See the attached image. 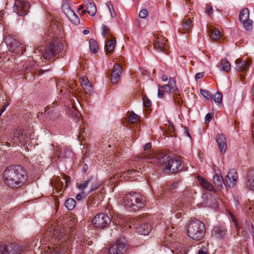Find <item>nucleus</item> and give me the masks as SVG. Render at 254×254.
<instances>
[{"instance_id":"nucleus-15","label":"nucleus","mask_w":254,"mask_h":254,"mask_svg":"<svg viewBox=\"0 0 254 254\" xmlns=\"http://www.w3.org/2000/svg\"><path fill=\"white\" fill-rule=\"evenodd\" d=\"M122 72L121 66L117 63L115 64L111 74V81L113 84H116L118 82Z\"/></svg>"},{"instance_id":"nucleus-57","label":"nucleus","mask_w":254,"mask_h":254,"mask_svg":"<svg viewBox=\"0 0 254 254\" xmlns=\"http://www.w3.org/2000/svg\"><path fill=\"white\" fill-rule=\"evenodd\" d=\"M151 143H148L146 144L144 146V150L145 152H147L151 149Z\"/></svg>"},{"instance_id":"nucleus-19","label":"nucleus","mask_w":254,"mask_h":254,"mask_svg":"<svg viewBox=\"0 0 254 254\" xmlns=\"http://www.w3.org/2000/svg\"><path fill=\"white\" fill-rule=\"evenodd\" d=\"M152 230V227L147 223H142L136 228V231L140 235H147Z\"/></svg>"},{"instance_id":"nucleus-14","label":"nucleus","mask_w":254,"mask_h":254,"mask_svg":"<svg viewBox=\"0 0 254 254\" xmlns=\"http://www.w3.org/2000/svg\"><path fill=\"white\" fill-rule=\"evenodd\" d=\"M168 40L163 37H157V38L154 41L153 46L154 48L159 51L166 53L168 50V45L167 42Z\"/></svg>"},{"instance_id":"nucleus-33","label":"nucleus","mask_w":254,"mask_h":254,"mask_svg":"<svg viewBox=\"0 0 254 254\" xmlns=\"http://www.w3.org/2000/svg\"><path fill=\"white\" fill-rule=\"evenodd\" d=\"M249 17V10L248 8H243L240 12L239 20L240 21L246 20Z\"/></svg>"},{"instance_id":"nucleus-5","label":"nucleus","mask_w":254,"mask_h":254,"mask_svg":"<svg viewBox=\"0 0 254 254\" xmlns=\"http://www.w3.org/2000/svg\"><path fill=\"white\" fill-rule=\"evenodd\" d=\"M188 236L194 241H200L205 234V226L198 220L191 221L187 229Z\"/></svg>"},{"instance_id":"nucleus-49","label":"nucleus","mask_w":254,"mask_h":254,"mask_svg":"<svg viewBox=\"0 0 254 254\" xmlns=\"http://www.w3.org/2000/svg\"><path fill=\"white\" fill-rule=\"evenodd\" d=\"M242 23H243V25L246 28H248L250 26L252 25L253 21L252 20L247 19L245 21H241Z\"/></svg>"},{"instance_id":"nucleus-42","label":"nucleus","mask_w":254,"mask_h":254,"mask_svg":"<svg viewBox=\"0 0 254 254\" xmlns=\"http://www.w3.org/2000/svg\"><path fill=\"white\" fill-rule=\"evenodd\" d=\"M102 34L104 37H106L107 39H108L111 37L110 29L106 26H103Z\"/></svg>"},{"instance_id":"nucleus-21","label":"nucleus","mask_w":254,"mask_h":254,"mask_svg":"<svg viewBox=\"0 0 254 254\" xmlns=\"http://www.w3.org/2000/svg\"><path fill=\"white\" fill-rule=\"evenodd\" d=\"M116 44L115 38L112 37L111 39H108L105 46V51L109 53H112L115 49Z\"/></svg>"},{"instance_id":"nucleus-10","label":"nucleus","mask_w":254,"mask_h":254,"mask_svg":"<svg viewBox=\"0 0 254 254\" xmlns=\"http://www.w3.org/2000/svg\"><path fill=\"white\" fill-rule=\"evenodd\" d=\"M110 217L104 213L97 214L92 220V223L95 227L99 228L106 227L110 223Z\"/></svg>"},{"instance_id":"nucleus-13","label":"nucleus","mask_w":254,"mask_h":254,"mask_svg":"<svg viewBox=\"0 0 254 254\" xmlns=\"http://www.w3.org/2000/svg\"><path fill=\"white\" fill-rule=\"evenodd\" d=\"M27 137L25 134L23 133V129L18 128L14 132L13 135L11 136V140L13 143H25L27 141Z\"/></svg>"},{"instance_id":"nucleus-12","label":"nucleus","mask_w":254,"mask_h":254,"mask_svg":"<svg viewBox=\"0 0 254 254\" xmlns=\"http://www.w3.org/2000/svg\"><path fill=\"white\" fill-rule=\"evenodd\" d=\"M238 178L237 171L235 169H231L225 177V186L234 188L236 185Z\"/></svg>"},{"instance_id":"nucleus-54","label":"nucleus","mask_w":254,"mask_h":254,"mask_svg":"<svg viewBox=\"0 0 254 254\" xmlns=\"http://www.w3.org/2000/svg\"><path fill=\"white\" fill-rule=\"evenodd\" d=\"M212 116L211 114L208 113L207 114H206L205 118V124L208 123L212 119Z\"/></svg>"},{"instance_id":"nucleus-55","label":"nucleus","mask_w":254,"mask_h":254,"mask_svg":"<svg viewBox=\"0 0 254 254\" xmlns=\"http://www.w3.org/2000/svg\"><path fill=\"white\" fill-rule=\"evenodd\" d=\"M85 196V193L82 192L79 194H77L76 196V198L77 200H81L83 199Z\"/></svg>"},{"instance_id":"nucleus-22","label":"nucleus","mask_w":254,"mask_h":254,"mask_svg":"<svg viewBox=\"0 0 254 254\" xmlns=\"http://www.w3.org/2000/svg\"><path fill=\"white\" fill-rule=\"evenodd\" d=\"M174 250H172L174 254H188V248L185 246H182L180 244H174Z\"/></svg>"},{"instance_id":"nucleus-44","label":"nucleus","mask_w":254,"mask_h":254,"mask_svg":"<svg viewBox=\"0 0 254 254\" xmlns=\"http://www.w3.org/2000/svg\"><path fill=\"white\" fill-rule=\"evenodd\" d=\"M213 100L217 104H220L222 100V94L221 92L217 91L214 95Z\"/></svg>"},{"instance_id":"nucleus-24","label":"nucleus","mask_w":254,"mask_h":254,"mask_svg":"<svg viewBox=\"0 0 254 254\" xmlns=\"http://www.w3.org/2000/svg\"><path fill=\"white\" fill-rule=\"evenodd\" d=\"M198 181L200 184L201 186L204 189L209 191H214L215 190L212 185L209 182L206 181L203 178L198 177Z\"/></svg>"},{"instance_id":"nucleus-35","label":"nucleus","mask_w":254,"mask_h":254,"mask_svg":"<svg viewBox=\"0 0 254 254\" xmlns=\"http://www.w3.org/2000/svg\"><path fill=\"white\" fill-rule=\"evenodd\" d=\"M76 202L75 199L70 198L67 199L65 202V206L68 210H72L75 206Z\"/></svg>"},{"instance_id":"nucleus-53","label":"nucleus","mask_w":254,"mask_h":254,"mask_svg":"<svg viewBox=\"0 0 254 254\" xmlns=\"http://www.w3.org/2000/svg\"><path fill=\"white\" fill-rule=\"evenodd\" d=\"M120 174H117L116 175H115L112 178H111V180L112 181L113 183H115V182H117L118 181H121L120 180Z\"/></svg>"},{"instance_id":"nucleus-41","label":"nucleus","mask_w":254,"mask_h":254,"mask_svg":"<svg viewBox=\"0 0 254 254\" xmlns=\"http://www.w3.org/2000/svg\"><path fill=\"white\" fill-rule=\"evenodd\" d=\"M142 102L145 107L148 108L152 105L151 100L146 95L142 96Z\"/></svg>"},{"instance_id":"nucleus-47","label":"nucleus","mask_w":254,"mask_h":254,"mask_svg":"<svg viewBox=\"0 0 254 254\" xmlns=\"http://www.w3.org/2000/svg\"><path fill=\"white\" fill-rule=\"evenodd\" d=\"M92 184V186L90 188V191H94L95 190H97L100 186V184L99 183H97L96 181H95L94 179L92 182L90 183Z\"/></svg>"},{"instance_id":"nucleus-9","label":"nucleus","mask_w":254,"mask_h":254,"mask_svg":"<svg viewBox=\"0 0 254 254\" xmlns=\"http://www.w3.org/2000/svg\"><path fill=\"white\" fill-rule=\"evenodd\" d=\"M22 251V247L15 244L0 245V254H20Z\"/></svg>"},{"instance_id":"nucleus-29","label":"nucleus","mask_w":254,"mask_h":254,"mask_svg":"<svg viewBox=\"0 0 254 254\" xmlns=\"http://www.w3.org/2000/svg\"><path fill=\"white\" fill-rule=\"evenodd\" d=\"M62 179L56 178L55 180V184H53V185H54V187L55 189L57 190V191L60 193V194H62L63 192L62 190L63 187L64 186V183L63 181L61 180Z\"/></svg>"},{"instance_id":"nucleus-59","label":"nucleus","mask_w":254,"mask_h":254,"mask_svg":"<svg viewBox=\"0 0 254 254\" xmlns=\"http://www.w3.org/2000/svg\"><path fill=\"white\" fill-rule=\"evenodd\" d=\"M8 106V104L4 105L1 108L0 111V116H1L2 114L5 111L7 107Z\"/></svg>"},{"instance_id":"nucleus-3","label":"nucleus","mask_w":254,"mask_h":254,"mask_svg":"<svg viewBox=\"0 0 254 254\" xmlns=\"http://www.w3.org/2000/svg\"><path fill=\"white\" fill-rule=\"evenodd\" d=\"M145 199L140 193L136 192H129L124 196L123 204L128 208L138 210L144 207Z\"/></svg>"},{"instance_id":"nucleus-11","label":"nucleus","mask_w":254,"mask_h":254,"mask_svg":"<svg viewBox=\"0 0 254 254\" xmlns=\"http://www.w3.org/2000/svg\"><path fill=\"white\" fill-rule=\"evenodd\" d=\"M70 154V151L66 147L63 148L60 145L56 146L54 149V158L55 159L66 158Z\"/></svg>"},{"instance_id":"nucleus-23","label":"nucleus","mask_w":254,"mask_h":254,"mask_svg":"<svg viewBox=\"0 0 254 254\" xmlns=\"http://www.w3.org/2000/svg\"><path fill=\"white\" fill-rule=\"evenodd\" d=\"M226 230L222 226H216L212 231V235L217 238H222L226 234Z\"/></svg>"},{"instance_id":"nucleus-45","label":"nucleus","mask_w":254,"mask_h":254,"mask_svg":"<svg viewBox=\"0 0 254 254\" xmlns=\"http://www.w3.org/2000/svg\"><path fill=\"white\" fill-rule=\"evenodd\" d=\"M166 92V88L164 86H158V96L160 98L163 97L164 93Z\"/></svg>"},{"instance_id":"nucleus-2","label":"nucleus","mask_w":254,"mask_h":254,"mask_svg":"<svg viewBox=\"0 0 254 254\" xmlns=\"http://www.w3.org/2000/svg\"><path fill=\"white\" fill-rule=\"evenodd\" d=\"M3 179L6 185L11 188H19L26 181L27 175L21 166L12 165L4 170Z\"/></svg>"},{"instance_id":"nucleus-60","label":"nucleus","mask_w":254,"mask_h":254,"mask_svg":"<svg viewBox=\"0 0 254 254\" xmlns=\"http://www.w3.org/2000/svg\"><path fill=\"white\" fill-rule=\"evenodd\" d=\"M74 116H75L76 118H77V121H78V120L79 119V117L78 116L77 112L76 111H74L73 112V116H72V117L73 118H74Z\"/></svg>"},{"instance_id":"nucleus-34","label":"nucleus","mask_w":254,"mask_h":254,"mask_svg":"<svg viewBox=\"0 0 254 254\" xmlns=\"http://www.w3.org/2000/svg\"><path fill=\"white\" fill-rule=\"evenodd\" d=\"M89 48L91 52L93 53H96L99 49L97 42L93 39H90L89 41Z\"/></svg>"},{"instance_id":"nucleus-26","label":"nucleus","mask_w":254,"mask_h":254,"mask_svg":"<svg viewBox=\"0 0 254 254\" xmlns=\"http://www.w3.org/2000/svg\"><path fill=\"white\" fill-rule=\"evenodd\" d=\"M236 63L240 71H243L246 70L250 65L249 62L246 61L237 60Z\"/></svg>"},{"instance_id":"nucleus-61","label":"nucleus","mask_w":254,"mask_h":254,"mask_svg":"<svg viewBox=\"0 0 254 254\" xmlns=\"http://www.w3.org/2000/svg\"><path fill=\"white\" fill-rule=\"evenodd\" d=\"M83 133H84V132H82V130H81L80 132H79L80 135L79 136V138L80 140V139L82 140L85 138Z\"/></svg>"},{"instance_id":"nucleus-1","label":"nucleus","mask_w":254,"mask_h":254,"mask_svg":"<svg viewBox=\"0 0 254 254\" xmlns=\"http://www.w3.org/2000/svg\"><path fill=\"white\" fill-rule=\"evenodd\" d=\"M69 229H64L60 225H56L50 235L53 238V245L47 247L45 252L46 254H61L64 252V247H68L71 244V237L68 234Z\"/></svg>"},{"instance_id":"nucleus-46","label":"nucleus","mask_w":254,"mask_h":254,"mask_svg":"<svg viewBox=\"0 0 254 254\" xmlns=\"http://www.w3.org/2000/svg\"><path fill=\"white\" fill-rule=\"evenodd\" d=\"M200 92L201 94L204 97H205L208 99H210L212 98L211 95L208 91L201 89L200 90Z\"/></svg>"},{"instance_id":"nucleus-7","label":"nucleus","mask_w":254,"mask_h":254,"mask_svg":"<svg viewBox=\"0 0 254 254\" xmlns=\"http://www.w3.org/2000/svg\"><path fill=\"white\" fill-rule=\"evenodd\" d=\"M128 249V245L125 238L118 239L115 244L113 245L108 250L109 254H124Z\"/></svg>"},{"instance_id":"nucleus-16","label":"nucleus","mask_w":254,"mask_h":254,"mask_svg":"<svg viewBox=\"0 0 254 254\" xmlns=\"http://www.w3.org/2000/svg\"><path fill=\"white\" fill-rule=\"evenodd\" d=\"M11 49L13 52L15 53L17 55H22L25 50L24 46L15 39H12L11 42Z\"/></svg>"},{"instance_id":"nucleus-58","label":"nucleus","mask_w":254,"mask_h":254,"mask_svg":"<svg viewBox=\"0 0 254 254\" xmlns=\"http://www.w3.org/2000/svg\"><path fill=\"white\" fill-rule=\"evenodd\" d=\"M203 76V72H198V73H197L195 74V80L197 81V80H198V79H199L201 78Z\"/></svg>"},{"instance_id":"nucleus-43","label":"nucleus","mask_w":254,"mask_h":254,"mask_svg":"<svg viewBox=\"0 0 254 254\" xmlns=\"http://www.w3.org/2000/svg\"><path fill=\"white\" fill-rule=\"evenodd\" d=\"M173 96L175 102L178 105H181L183 103V100L181 97L180 94L178 91L176 93L173 94Z\"/></svg>"},{"instance_id":"nucleus-20","label":"nucleus","mask_w":254,"mask_h":254,"mask_svg":"<svg viewBox=\"0 0 254 254\" xmlns=\"http://www.w3.org/2000/svg\"><path fill=\"white\" fill-rule=\"evenodd\" d=\"M166 88V93H176L178 90L176 87V82L173 77H170L169 80V83L164 85Z\"/></svg>"},{"instance_id":"nucleus-36","label":"nucleus","mask_w":254,"mask_h":254,"mask_svg":"<svg viewBox=\"0 0 254 254\" xmlns=\"http://www.w3.org/2000/svg\"><path fill=\"white\" fill-rule=\"evenodd\" d=\"M221 69L229 72L231 68V64L227 60H222L221 62Z\"/></svg>"},{"instance_id":"nucleus-28","label":"nucleus","mask_w":254,"mask_h":254,"mask_svg":"<svg viewBox=\"0 0 254 254\" xmlns=\"http://www.w3.org/2000/svg\"><path fill=\"white\" fill-rule=\"evenodd\" d=\"M214 183L219 187H223V184L225 185V180H224L222 176L216 173L213 176Z\"/></svg>"},{"instance_id":"nucleus-63","label":"nucleus","mask_w":254,"mask_h":254,"mask_svg":"<svg viewBox=\"0 0 254 254\" xmlns=\"http://www.w3.org/2000/svg\"><path fill=\"white\" fill-rule=\"evenodd\" d=\"M185 132H186L187 136H188L189 137H190V134L189 133V129H188V127H185Z\"/></svg>"},{"instance_id":"nucleus-18","label":"nucleus","mask_w":254,"mask_h":254,"mask_svg":"<svg viewBox=\"0 0 254 254\" xmlns=\"http://www.w3.org/2000/svg\"><path fill=\"white\" fill-rule=\"evenodd\" d=\"M81 86L86 94L90 95L93 91L91 83L86 77H81L79 79Z\"/></svg>"},{"instance_id":"nucleus-50","label":"nucleus","mask_w":254,"mask_h":254,"mask_svg":"<svg viewBox=\"0 0 254 254\" xmlns=\"http://www.w3.org/2000/svg\"><path fill=\"white\" fill-rule=\"evenodd\" d=\"M62 179L65 182L64 188H67L71 181L70 177L67 176H64V178H62Z\"/></svg>"},{"instance_id":"nucleus-17","label":"nucleus","mask_w":254,"mask_h":254,"mask_svg":"<svg viewBox=\"0 0 254 254\" xmlns=\"http://www.w3.org/2000/svg\"><path fill=\"white\" fill-rule=\"evenodd\" d=\"M216 139L220 151L224 154L226 151L227 146L226 137L223 134L219 133L217 134Z\"/></svg>"},{"instance_id":"nucleus-25","label":"nucleus","mask_w":254,"mask_h":254,"mask_svg":"<svg viewBox=\"0 0 254 254\" xmlns=\"http://www.w3.org/2000/svg\"><path fill=\"white\" fill-rule=\"evenodd\" d=\"M209 33L210 38L213 40H217L220 37V32L217 29L214 27L209 28Z\"/></svg>"},{"instance_id":"nucleus-62","label":"nucleus","mask_w":254,"mask_h":254,"mask_svg":"<svg viewBox=\"0 0 254 254\" xmlns=\"http://www.w3.org/2000/svg\"><path fill=\"white\" fill-rule=\"evenodd\" d=\"M162 79L163 81H167V80H168V76H167V75H165V74H163V75L162 76Z\"/></svg>"},{"instance_id":"nucleus-52","label":"nucleus","mask_w":254,"mask_h":254,"mask_svg":"<svg viewBox=\"0 0 254 254\" xmlns=\"http://www.w3.org/2000/svg\"><path fill=\"white\" fill-rule=\"evenodd\" d=\"M205 12L208 14V15H211L213 13L212 7L210 5L207 4L206 6Z\"/></svg>"},{"instance_id":"nucleus-30","label":"nucleus","mask_w":254,"mask_h":254,"mask_svg":"<svg viewBox=\"0 0 254 254\" xmlns=\"http://www.w3.org/2000/svg\"><path fill=\"white\" fill-rule=\"evenodd\" d=\"M135 173H139L138 171H136L134 169H131L130 170H128L127 171L123 172L121 174H120V180H127L129 179L131 177H129V175H131Z\"/></svg>"},{"instance_id":"nucleus-40","label":"nucleus","mask_w":254,"mask_h":254,"mask_svg":"<svg viewBox=\"0 0 254 254\" xmlns=\"http://www.w3.org/2000/svg\"><path fill=\"white\" fill-rule=\"evenodd\" d=\"M139 120V117L133 112H131L128 117V121L132 124L136 123Z\"/></svg>"},{"instance_id":"nucleus-32","label":"nucleus","mask_w":254,"mask_h":254,"mask_svg":"<svg viewBox=\"0 0 254 254\" xmlns=\"http://www.w3.org/2000/svg\"><path fill=\"white\" fill-rule=\"evenodd\" d=\"M87 12L91 16H94L96 12V7L94 3L89 2L86 7Z\"/></svg>"},{"instance_id":"nucleus-39","label":"nucleus","mask_w":254,"mask_h":254,"mask_svg":"<svg viewBox=\"0 0 254 254\" xmlns=\"http://www.w3.org/2000/svg\"><path fill=\"white\" fill-rule=\"evenodd\" d=\"M69 20L74 25H77L80 23L79 18L77 15L73 12L72 15L70 16L68 18Z\"/></svg>"},{"instance_id":"nucleus-37","label":"nucleus","mask_w":254,"mask_h":254,"mask_svg":"<svg viewBox=\"0 0 254 254\" xmlns=\"http://www.w3.org/2000/svg\"><path fill=\"white\" fill-rule=\"evenodd\" d=\"M62 11L68 18L71 16V15H72V14L74 12V11L70 9V6L68 4H64L63 5Z\"/></svg>"},{"instance_id":"nucleus-27","label":"nucleus","mask_w":254,"mask_h":254,"mask_svg":"<svg viewBox=\"0 0 254 254\" xmlns=\"http://www.w3.org/2000/svg\"><path fill=\"white\" fill-rule=\"evenodd\" d=\"M246 186L250 190H254V170L251 171L249 175Z\"/></svg>"},{"instance_id":"nucleus-38","label":"nucleus","mask_w":254,"mask_h":254,"mask_svg":"<svg viewBox=\"0 0 254 254\" xmlns=\"http://www.w3.org/2000/svg\"><path fill=\"white\" fill-rule=\"evenodd\" d=\"M93 181V177H91L88 178L86 181L83 182L82 183L79 184L78 186V188L80 190H83L85 189L88 185Z\"/></svg>"},{"instance_id":"nucleus-8","label":"nucleus","mask_w":254,"mask_h":254,"mask_svg":"<svg viewBox=\"0 0 254 254\" xmlns=\"http://www.w3.org/2000/svg\"><path fill=\"white\" fill-rule=\"evenodd\" d=\"M30 4L26 0H15L13 11L19 16H23L27 14Z\"/></svg>"},{"instance_id":"nucleus-56","label":"nucleus","mask_w":254,"mask_h":254,"mask_svg":"<svg viewBox=\"0 0 254 254\" xmlns=\"http://www.w3.org/2000/svg\"><path fill=\"white\" fill-rule=\"evenodd\" d=\"M142 217L141 216H140L136 217L135 219H134L133 220L134 224V225L137 224V222L138 223L141 222L142 221Z\"/></svg>"},{"instance_id":"nucleus-48","label":"nucleus","mask_w":254,"mask_h":254,"mask_svg":"<svg viewBox=\"0 0 254 254\" xmlns=\"http://www.w3.org/2000/svg\"><path fill=\"white\" fill-rule=\"evenodd\" d=\"M148 15V11L146 9L141 10L138 14V16L141 18H145Z\"/></svg>"},{"instance_id":"nucleus-51","label":"nucleus","mask_w":254,"mask_h":254,"mask_svg":"<svg viewBox=\"0 0 254 254\" xmlns=\"http://www.w3.org/2000/svg\"><path fill=\"white\" fill-rule=\"evenodd\" d=\"M148 157V155L146 154H142L140 156L136 157L135 159V161L136 162H140L142 159L144 158H147Z\"/></svg>"},{"instance_id":"nucleus-64","label":"nucleus","mask_w":254,"mask_h":254,"mask_svg":"<svg viewBox=\"0 0 254 254\" xmlns=\"http://www.w3.org/2000/svg\"><path fill=\"white\" fill-rule=\"evenodd\" d=\"M198 254H209L207 252L203 251L201 249L199 250Z\"/></svg>"},{"instance_id":"nucleus-4","label":"nucleus","mask_w":254,"mask_h":254,"mask_svg":"<svg viewBox=\"0 0 254 254\" xmlns=\"http://www.w3.org/2000/svg\"><path fill=\"white\" fill-rule=\"evenodd\" d=\"M159 163L166 173H174L182 171L184 168L181 160L172 158L167 155H163L159 158Z\"/></svg>"},{"instance_id":"nucleus-6","label":"nucleus","mask_w":254,"mask_h":254,"mask_svg":"<svg viewBox=\"0 0 254 254\" xmlns=\"http://www.w3.org/2000/svg\"><path fill=\"white\" fill-rule=\"evenodd\" d=\"M63 49L62 44L58 40H54L45 49L43 55L46 60H50L56 56Z\"/></svg>"},{"instance_id":"nucleus-31","label":"nucleus","mask_w":254,"mask_h":254,"mask_svg":"<svg viewBox=\"0 0 254 254\" xmlns=\"http://www.w3.org/2000/svg\"><path fill=\"white\" fill-rule=\"evenodd\" d=\"M182 27V32L186 33L189 31L192 27L191 20L188 18L184 19Z\"/></svg>"}]
</instances>
